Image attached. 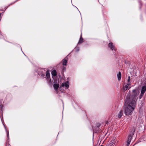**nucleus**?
<instances>
[{
    "label": "nucleus",
    "mask_w": 146,
    "mask_h": 146,
    "mask_svg": "<svg viewBox=\"0 0 146 146\" xmlns=\"http://www.w3.org/2000/svg\"><path fill=\"white\" fill-rule=\"evenodd\" d=\"M128 100V97L126 98L125 104V114L126 115H129L134 110L135 107L136 103L135 102H132Z\"/></svg>",
    "instance_id": "1"
},
{
    "label": "nucleus",
    "mask_w": 146,
    "mask_h": 146,
    "mask_svg": "<svg viewBox=\"0 0 146 146\" xmlns=\"http://www.w3.org/2000/svg\"><path fill=\"white\" fill-rule=\"evenodd\" d=\"M140 92L138 88L134 89L132 90V95L129 98L127 96V97H128L129 100L133 102L135 101L136 103V102L138 98V96Z\"/></svg>",
    "instance_id": "2"
},
{
    "label": "nucleus",
    "mask_w": 146,
    "mask_h": 146,
    "mask_svg": "<svg viewBox=\"0 0 146 146\" xmlns=\"http://www.w3.org/2000/svg\"><path fill=\"white\" fill-rule=\"evenodd\" d=\"M134 130H133L131 131V133L129 135L128 137V139L127 141V144L126 146H128L129 145L131 141V139L133 136V135L134 134Z\"/></svg>",
    "instance_id": "3"
},
{
    "label": "nucleus",
    "mask_w": 146,
    "mask_h": 146,
    "mask_svg": "<svg viewBox=\"0 0 146 146\" xmlns=\"http://www.w3.org/2000/svg\"><path fill=\"white\" fill-rule=\"evenodd\" d=\"M46 78L49 85H51L52 83L51 80L50 78V74L49 71L47 70L46 72Z\"/></svg>",
    "instance_id": "4"
},
{
    "label": "nucleus",
    "mask_w": 146,
    "mask_h": 146,
    "mask_svg": "<svg viewBox=\"0 0 146 146\" xmlns=\"http://www.w3.org/2000/svg\"><path fill=\"white\" fill-rule=\"evenodd\" d=\"M131 83H127L125 85L124 84L123 88V91H125L130 89L131 87Z\"/></svg>",
    "instance_id": "5"
},
{
    "label": "nucleus",
    "mask_w": 146,
    "mask_h": 146,
    "mask_svg": "<svg viewBox=\"0 0 146 146\" xmlns=\"http://www.w3.org/2000/svg\"><path fill=\"white\" fill-rule=\"evenodd\" d=\"M46 70L45 69L39 68L38 70V73L41 75L42 77H44L45 76V73Z\"/></svg>",
    "instance_id": "6"
},
{
    "label": "nucleus",
    "mask_w": 146,
    "mask_h": 146,
    "mask_svg": "<svg viewBox=\"0 0 146 146\" xmlns=\"http://www.w3.org/2000/svg\"><path fill=\"white\" fill-rule=\"evenodd\" d=\"M146 91V86H143L142 87V88L141 93V94L140 95L139 97L140 99H141L142 98V97H143V96L144 95V93H145V92Z\"/></svg>",
    "instance_id": "7"
},
{
    "label": "nucleus",
    "mask_w": 146,
    "mask_h": 146,
    "mask_svg": "<svg viewBox=\"0 0 146 146\" xmlns=\"http://www.w3.org/2000/svg\"><path fill=\"white\" fill-rule=\"evenodd\" d=\"M62 86L63 87H65L66 88H68L69 86V83L68 81L63 82L62 84Z\"/></svg>",
    "instance_id": "8"
},
{
    "label": "nucleus",
    "mask_w": 146,
    "mask_h": 146,
    "mask_svg": "<svg viewBox=\"0 0 146 146\" xmlns=\"http://www.w3.org/2000/svg\"><path fill=\"white\" fill-rule=\"evenodd\" d=\"M118 141H116L115 139H113L111 141V142L110 144V146H114V145L116 144L117 143Z\"/></svg>",
    "instance_id": "9"
},
{
    "label": "nucleus",
    "mask_w": 146,
    "mask_h": 146,
    "mask_svg": "<svg viewBox=\"0 0 146 146\" xmlns=\"http://www.w3.org/2000/svg\"><path fill=\"white\" fill-rule=\"evenodd\" d=\"M123 115V111L122 110L120 111L117 115V116L118 117V118L119 119L121 118V117Z\"/></svg>",
    "instance_id": "10"
},
{
    "label": "nucleus",
    "mask_w": 146,
    "mask_h": 146,
    "mask_svg": "<svg viewBox=\"0 0 146 146\" xmlns=\"http://www.w3.org/2000/svg\"><path fill=\"white\" fill-rule=\"evenodd\" d=\"M109 46L110 48L112 50H115V48L113 44L111 42H110L109 44Z\"/></svg>",
    "instance_id": "11"
},
{
    "label": "nucleus",
    "mask_w": 146,
    "mask_h": 146,
    "mask_svg": "<svg viewBox=\"0 0 146 146\" xmlns=\"http://www.w3.org/2000/svg\"><path fill=\"white\" fill-rule=\"evenodd\" d=\"M53 87H54V89L57 92V93H58L57 91V90L59 87V85L58 84H55L53 85Z\"/></svg>",
    "instance_id": "12"
},
{
    "label": "nucleus",
    "mask_w": 146,
    "mask_h": 146,
    "mask_svg": "<svg viewBox=\"0 0 146 146\" xmlns=\"http://www.w3.org/2000/svg\"><path fill=\"white\" fill-rule=\"evenodd\" d=\"M117 76L118 78V81L120 80L121 77V73L120 72H119L117 74Z\"/></svg>",
    "instance_id": "13"
},
{
    "label": "nucleus",
    "mask_w": 146,
    "mask_h": 146,
    "mask_svg": "<svg viewBox=\"0 0 146 146\" xmlns=\"http://www.w3.org/2000/svg\"><path fill=\"white\" fill-rule=\"evenodd\" d=\"M51 74L53 78L54 77L56 76L57 75L56 72L55 70H53Z\"/></svg>",
    "instance_id": "14"
},
{
    "label": "nucleus",
    "mask_w": 146,
    "mask_h": 146,
    "mask_svg": "<svg viewBox=\"0 0 146 146\" xmlns=\"http://www.w3.org/2000/svg\"><path fill=\"white\" fill-rule=\"evenodd\" d=\"M63 65L66 66L67 65V61L66 60L64 59L62 61Z\"/></svg>",
    "instance_id": "15"
},
{
    "label": "nucleus",
    "mask_w": 146,
    "mask_h": 146,
    "mask_svg": "<svg viewBox=\"0 0 146 146\" xmlns=\"http://www.w3.org/2000/svg\"><path fill=\"white\" fill-rule=\"evenodd\" d=\"M83 42V40L82 38V36L80 37V39L79 41L78 42V44L79 43H81Z\"/></svg>",
    "instance_id": "16"
},
{
    "label": "nucleus",
    "mask_w": 146,
    "mask_h": 146,
    "mask_svg": "<svg viewBox=\"0 0 146 146\" xmlns=\"http://www.w3.org/2000/svg\"><path fill=\"white\" fill-rule=\"evenodd\" d=\"M130 76H129L128 77V79L127 80V83H130Z\"/></svg>",
    "instance_id": "17"
},
{
    "label": "nucleus",
    "mask_w": 146,
    "mask_h": 146,
    "mask_svg": "<svg viewBox=\"0 0 146 146\" xmlns=\"http://www.w3.org/2000/svg\"><path fill=\"white\" fill-rule=\"evenodd\" d=\"M75 49L76 51L77 52L79 51V48L78 47L76 48Z\"/></svg>",
    "instance_id": "18"
},
{
    "label": "nucleus",
    "mask_w": 146,
    "mask_h": 146,
    "mask_svg": "<svg viewBox=\"0 0 146 146\" xmlns=\"http://www.w3.org/2000/svg\"><path fill=\"white\" fill-rule=\"evenodd\" d=\"M3 107V106L2 105H1L0 106V108L1 109V110H2V108Z\"/></svg>",
    "instance_id": "19"
},
{
    "label": "nucleus",
    "mask_w": 146,
    "mask_h": 146,
    "mask_svg": "<svg viewBox=\"0 0 146 146\" xmlns=\"http://www.w3.org/2000/svg\"><path fill=\"white\" fill-rule=\"evenodd\" d=\"M7 137L8 138H9V132H7Z\"/></svg>",
    "instance_id": "20"
},
{
    "label": "nucleus",
    "mask_w": 146,
    "mask_h": 146,
    "mask_svg": "<svg viewBox=\"0 0 146 146\" xmlns=\"http://www.w3.org/2000/svg\"><path fill=\"white\" fill-rule=\"evenodd\" d=\"M5 127V130H6V132H7V129H6V127Z\"/></svg>",
    "instance_id": "21"
},
{
    "label": "nucleus",
    "mask_w": 146,
    "mask_h": 146,
    "mask_svg": "<svg viewBox=\"0 0 146 146\" xmlns=\"http://www.w3.org/2000/svg\"><path fill=\"white\" fill-rule=\"evenodd\" d=\"M99 126H100V125L99 124V125H97V127H99Z\"/></svg>",
    "instance_id": "22"
}]
</instances>
